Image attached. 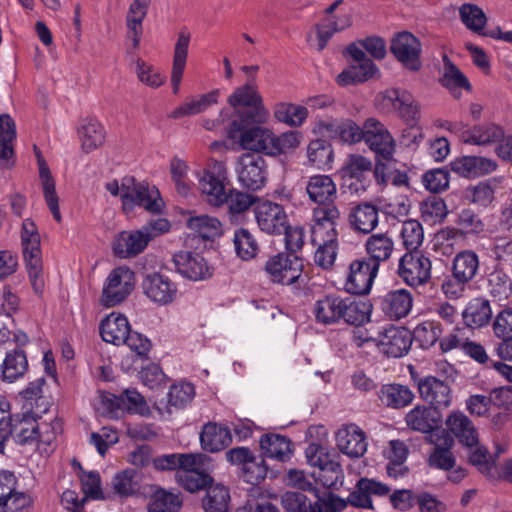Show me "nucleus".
I'll return each instance as SVG.
<instances>
[{
  "instance_id": "f257e3e1",
  "label": "nucleus",
  "mask_w": 512,
  "mask_h": 512,
  "mask_svg": "<svg viewBox=\"0 0 512 512\" xmlns=\"http://www.w3.org/2000/svg\"><path fill=\"white\" fill-rule=\"evenodd\" d=\"M11 402L0 394V450H4L11 438L21 446H34L41 454L49 455L54 442L61 432V422H39L30 413H12Z\"/></svg>"
},
{
  "instance_id": "f03ea898",
  "label": "nucleus",
  "mask_w": 512,
  "mask_h": 512,
  "mask_svg": "<svg viewBox=\"0 0 512 512\" xmlns=\"http://www.w3.org/2000/svg\"><path fill=\"white\" fill-rule=\"evenodd\" d=\"M313 313L318 323L329 325L344 321L358 326L369 321L371 305L351 296L330 294L315 302Z\"/></svg>"
},
{
  "instance_id": "7ed1b4c3",
  "label": "nucleus",
  "mask_w": 512,
  "mask_h": 512,
  "mask_svg": "<svg viewBox=\"0 0 512 512\" xmlns=\"http://www.w3.org/2000/svg\"><path fill=\"white\" fill-rule=\"evenodd\" d=\"M228 107L233 118L238 120L251 119L256 124H266L270 113L265 107L263 98L255 83L247 82L237 87L227 98Z\"/></svg>"
},
{
  "instance_id": "20e7f679",
  "label": "nucleus",
  "mask_w": 512,
  "mask_h": 512,
  "mask_svg": "<svg viewBox=\"0 0 512 512\" xmlns=\"http://www.w3.org/2000/svg\"><path fill=\"white\" fill-rule=\"evenodd\" d=\"M21 246L32 288L35 293L41 294L45 286L41 239L36 224L30 218H26L22 222Z\"/></svg>"
},
{
  "instance_id": "39448f33",
  "label": "nucleus",
  "mask_w": 512,
  "mask_h": 512,
  "mask_svg": "<svg viewBox=\"0 0 512 512\" xmlns=\"http://www.w3.org/2000/svg\"><path fill=\"white\" fill-rule=\"evenodd\" d=\"M197 180L200 194L207 204L217 208L226 204L230 179L224 162H210L197 174Z\"/></svg>"
},
{
  "instance_id": "423d86ee",
  "label": "nucleus",
  "mask_w": 512,
  "mask_h": 512,
  "mask_svg": "<svg viewBox=\"0 0 512 512\" xmlns=\"http://www.w3.org/2000/svg\"><path fill=\"white\" fill-rule=\"evenodd\" d=\"M263 125L253 123L251 119H234L227 129V138L243 150L267 155L271 129Z\"/></svg>"
},
{
  "instance_id": "0eeeda50",
  "label": "nucleus",
  "mask_w": 512,
  "mask_h": 512,
  "mask_svg": "<svg viewBox=\"0 0 512 512\" xmlns=\"http://www.w3.org/2000/svg\"><path fill=\"white\" fill-rule=\"evenodd\" d=\"M375 101L379 109L396 113L405 122H416L420 118V105L406 89H386L376 96Z\"/></svg>"
},
{
  "instance_id": "6e6552de",
  "label": "nucleus",
  "mask_w": 512,
  "mask_h": 512,
  "mask_svg": "<svg viewBox=\"0 0 512 512\" xmlns=\"http://www.w3.org/2000/svg\"><path fill=\"white\" fill-rule=\"evenodd\" d=\"M235 173L238 182L248 190L258 191L267 182V164L263 157L244 153L237 158Z\"/></svg>"
},
{
  "instance_id": "1a4fd4ad",
  "label": "nucleus",
  "mask_w": 512,
  "mask_h": 512,
  "mask_svg": "<svg viewBox=\"0 0 512 512\" xmlns=\"http://www.w3.org/2000/svg\"><path fill=\"white\" fill-rule=\"evenodd\" d=\"M341 213L337 205L316 206L312 210V243L337 241V225Z\"/></svg>"
},
{
  "instance_id": "9d476101",
  "label": "nucleus",
  "mask_w": 512,
  "mask_h": 512,
  "mask_svg": "<svg viewBox=\"0 0 512 512\" xmlns=\"http://www.w3.org/2000/svg\"><path fill=\"white\" fill-rule=\"evenodd\" d=\"M363 141L371 151L384 160L391 159L396 150V142L391 133L376 118L365 120Z\"/></svg>"
},
{
  "instance_id": "9b49d317",
  "label": "nucleus",
  "mask_w": 512,
  "mask_h": 512,
  "mask_svg": "<svg viewBox=\"0 0 512 512\" xmlns=\"http://www.w3.org/2000/svg\"><path fill=\"white\" fill-rule=\"evenodd\" d=\"M390 50L406 69L418 71L421 68L422 45L412 33L407 31L397 33L391 40Z\"/></svg>"
},
{
  "instance_id": "f8f14e48",
  "label": "nucleus",
  "mask_w": 512,
  "mask_h": 512,
  "mask_svg": "<svg viewBox=\"0 0 512 512\" xmlns=\"http://www.w3.org/2000/svg\"><path fill=\"white\" fill-rule=\"evenodd\" d=\"M431 267V260L428 257L420 253L407 252L399 260L398 274L407 285L418 287L431 278Z\"/></svg>"
},
{
  "instance_id": "ddd939ff",
  "label": "nucleus",
  "mask_w": 512,
  "mask_h": 512,
  "mask_svg": "<svg viewBox=\"0 0 512 512\" xmlns=\"http://www.w3.org/2000/svg\"><path fill=\"white\" fill-rule=\"evenodd\" d=\"M265 271L272 282L289 285L300 277L302 262L296 256L279 253L267 260Z\"/></svg>"
},
{
  "instance_id": "4468645a",
  "label": "nucleus",
  "mask_w": 512,
  "mask_h": 512,
  "mask_svg": "<svg viewBox=\"0 0 512 512\" xmlns=\"http://www.w3.org/2000/svg\"><path fill=\"white\" fill-rule=\"evenodd\" d=\"M378 264L367 260H354L350 263L344 287L350 294H367L378 274Z\"/></svg>"
},
{
  "instance_id": "2eb2a0df",
  "label": "nucleus",
  "mask_w": 512,
  "mask_h": 512,
  "mask_svg": "<svg viewBox=\"0 0 512 512\" xmlns=\"http://www.w3.org/2000/svg\"><path fill=\"white\" fill-rule=\"evenodd\" d=\"M254 214L259 228L267 234H282L287 229V214L278 203H259L254 209Z\"/></svg>"
},
{
  "instance_id": "dca6fc26",
  "label": "nucleus",
  "mask_w": 512,
  "mask_h": 512,
  "mask_svg": "<svg viewBox=\"0 0 512 512\" xmlns=\"http://www.w3.org/2000/svg\"><path fill=\"white\" fill-rule=\"evenodd\" d=\"M411 344V335L405 329L389 325L378 331L376 347L388 357H402L408 352Z\"/></svg>"
},
{
  "instance_id": "f3484780",
  "label": "nucleus",
  "mask_w": 512,
  "mask_h": 512,
  "mask_svg": "<svg viewBox=\"0 0 512 512\" xmlns=\"http://www.w3.org/2000/svg\"><path fill=\"white\" fill-rule=\"evenodd\" d=\"M420 397L435 409L447 408L452 402L449 384L434 376H426L417 381Z\"/></svg>"
},
{
  "instance_id": "a211bd4d",
  "label": "nucleus",
  "mask_w": 512,
  "mask_h": 512,
  "mask_svg": "<svg viewBox=\"0 0 512 512\" xmlns=\"http://www.w3.org/2000/svg\"><path fill=\"white\" fill-rule=\"evenodd\" d=\"M195 397L193 384L180 381L170 386L167 393V402L155 403L154 407L163 419H169L174 411L186 408Z\"/></svg>"
},
{
  "instance_id": "6ab92c4d",
  "label": "nucleus",
  "mask_w": 512,
  "mask_h": 512,
  "mask_svg": "<svg viewBox=\"0 0 512 512\" xmlns=\"http://www.w3.org/2000/svg\"><path fill=\"white\" fill-rule=\"evenodd\" d=\"M174 263L179 274L193 281L208 279L213 274L212 267L202 255L197 253H176L174 255Z\"/></svg>"
},
{
  "instance_id": "aec40b11",
  "label": "nucleus",
  "mask_w": 512,
  "mask_h": 512,
  "mask_svg": "<svg viewBox=\"0 0 512 512\" xmlns=\"http://www.w3.org/2000/svg\"><path fill=\"white\" fill-rule=\"evenodd\" d=\"M338 449L351 458L362 457L367 451V439L364 431L356 424L343 425L336 433Z\"/></svg>"
},
{
  "instance_id": "412c9836",
  "label": "nucleus",
  "mask_w": 512,
  "mask_h": 512,
  "mask_svg": "<svg viewBox=\"0 0 512 512\" xmlns=\"http://www.w3.org/2000/svg\"><path fill=\"white\" fill-rule=\"evenodd\" d=\"M142 288L145 295L159 305L172 303L177 297V286L168 277L159 273L147 275Z\"/></svg>"
},
{
  "instance_id": "4be33fe9",
  "label": "nucleus",
  "mask_w": 512,
  "mask_h": 512,
  "mask_svg": "<svg viewBox=\"0 0 512 512\" xmlns=\"http://www.w3.org/2000/svg\"><path fill=\"white\" fill-rule=\"evenodd\" d=\"M170 228L171 223L168 219L157 218L130 233V257L142 253L150 241L168 233Z\"/></svg>"
},
{
  "instance_id": "5701e85b",
  "label": "nucleus",
  "mask_w": 512,
  "mask_h": 512,
  "mask_svg": "<svg viewBox=\"0 0 512 512\" xmlns=\"http://www.w3.org/2000/svg\"><path fill=\"white\" fill-rule=\"evenodd\" d=\"M306 192L309 199L317 206L336 205L337 185L329 175L317 174L309 177Z\"/></svg>"
},
{
  "instance_id": "b1692460",
  "label": "nucleus",
  "mask_w": 512,
  "mask_h": 512,
  "mask_svg": "<svg viewBox=\"0 0 512 512\" xmlns=\"http://www.w3.org/2000/svg\"><path fill=\"white\" fill-rule=\"evenodd\" d=\"M128 268L117 267L108 275L101 296V303L105 307H113L128 296Z\"/></svg>"
},
{
  "instance_id": "393cba45",
  "label": "nucleus",
  "mask_w": 512,
  "mask_h": 512,
  "mask_svg": "<svg viewBox=\"0 0 512 512\" xmlns=\"http://www.w3.org/2000/svg\"><path fill=\"white\" fill-rule=\"evenodd\" d=\"M191 41V33L185 27L181 28L176 37L173 49V63L171 68V85L174 94L180 89V83L186 67L189 46Z\"/></svg>"
},
{
  "instance_id": "a878e982",
  "label": "nucleus",
  "mask_w": 512,
  "mask_h": 512,
  "mask_svg": "<svg viewBox=\"0 0 512 512\" xmlns=\"http://www.w3.org/2000/svg\"><path fill=\"white\" fill-rule=\"evenodd\" d=\"M498 167L495 160L482 156H462L451 162V169L465 178H477L494 172Z\"/></svg>"
},
{
  "instance_id": "bb28decb",
  "label": "nucleus",
  "mask_w": 512,
  "mask_h": 512,
  "mask_svg": "<svg viewBox=\"0 0 512 512\" xmlns=\"http://www.w3.org/2000/svg\"><path fill=\"white\" fill-rule=\"evenodd\" d=\"M130 202H133L150 213H161L165 206L159 190L146 182L136 183L130 178Z\"/></svg>"
},
{
  "instance_id": "cd10ccee",
  "label": "nucleus",
  "mask_w": 512,
  "mask_h": 512,
  "mask_svg": "<svg viewBox=\"0 0 512 512\" xmlns=\"http://www.w3.org/2000/svg\"><path fill=\"white\" fill-rule=\"evenodd\" d=\"M380 306L386 316L398 320L410 313L413 307V298L408 290L396 289L380 298Z\"/></svg>"
},
{
  "instance_id": "c85d7f7f",
  "label": "nucleus",
  "mask_w": 512,
  "mask_h": 512,
  "mask_svg": "<svg viewBox=\"0 0 512 512\" xmlns=\"http://www.w3.org/2000/svg\"><path fill=\"white\" fill-rule=\"evenodd\" d=\"M445 425L458 441L467 448L478 444V432L473 422L461 411L452 412L446 419Z\"/></svg>"
},
{
  "instance_id": "c756f323",
  "label": "nucleus",
  "mask_w": 512,
  "mask_h": 512,
  "mask_svg": "<svg viewBox=\"0 0 512 512\" xmlns=\"http://www.w3.org/2000/svg\"><path fill=\"white\" fill-rule=\"evenodd\" d=\"M503 137V128L491 122L475 125L472 128H467L464 124L461 133L462 142L476 146H487L500 141Z\"/></svg>"
},
{
  "instance_id": "7c9ffc66",
  "label": "nucleus",
  "mask_w": 512,
  "mask_h": 512,
  "mask_svg": "<svg viewBox=\"0 0 512 512\" xmlns=\"http://www.w3.org/2000/svg\"><path fill=\"white\" fill-rule=\"evenodd\" d=\"M219 95L220 92L216 89L205 94L190 97L171 111L169 116L173 119H180L201 114L218 103Z\"/></svg>"
},
{
  "instance_id": "2f4dec72",
  "label": "nucleus",
  "mask_w": 512,
  "mask_h": 512,
  "mask_svg": "<svg viewBox=\"0 0 512 512\" xmlns=\"http://www.w3.org/2000/svg\"><path fill=\"white\" fill-rule=\"evenodd\" d=\"M348 222L355 232L369 234L378 226V210L369 203L359 204L350 210Z\"/></svg>"
},
{
  "instance_id": "473e14b6",
  "label": "nucleus",
  "mask_w": 512,
  "mask_h": 512,
  "mask_svg": "<svg viewBox=\"0 0 512 512\" xmlns=\"http://www.w3.org/2000/svg\"><path fill=\"white\" fill-rule=\"evenodd\" d=\"M454 445V439L445 431H441L437 436V442L432 449L428 464L430 467L450 470L454 467L456 459L451 451Z\"/></svg>"
},
{
  "instance_id": "72a5a7b5",
  "label": "nucleus",
  "mask_w": 512,
  "mask_h": 512,
  "mask_svg": "<svg viewBox=\"0 0 512 512\" xmlns=\"http://www.w3.org/2000/svg\"><path fill=\"white\" fill-rule=\"evenodd\" d=\"M201 447L208 452H219L232 443V435L228 428L217 423H207L200 433Z\"/></svg>"
},
{
  "instance_id": "f704fd0d",
  "label": "nucleus",
  "mask_w": 512,
  "mask_h": 512,
  "mask_svg": "<svg viewBox=\"0 0 512 512\" xmlns=\"http://www.w3.org/2000/svg\"><path fill=\"white\" fill-rule=\"evenodd\" d=\"M100 333L105 342L116 346L125 345L128 341V319L125 315L107 316L101 323Z\"/></svg>"
},
{
  "instance_id": "c9c22d12",
  "label": "nucleus",
  "mask_w": 512,
  "mask_h": 512,
  "mask_svg": "<svg viewBox=\"0 0 512 512\" xmlns=\"http://www.w3.org/2000/svg\"><path fill=\"white\" fill-rule=\"evenodd\" d=\"M38 169L39 179L43 191L45 202L51 211L53 218L61 221V213L59 208V198L56 193L55 180L50 172V169L44 159L38 156Z\"/></svg>"
},
{
  "instance_id": "e433bc0d",
  "label": "nucleus",
  "mask_w": 512,
  "mask_h": 512,
  "mask_svg": "<svg viewBox=\"0 0 512 512\" xmlns=\"http://www.w3.org/2000/svg\"><path fill=\"white\" fill-rule=\"evenodd\" d=\"M492 317L490 302L482 297L471 299L462 312L467 327L481 328L489 323Z\"/></svg>"
},
{
  "instance_id": "4c0bfd02",
  "label": "nucleus",
  "mask_w": 512,
  "mask_h": 512,
  "mask_svg": "<svg viewBox=\"0 0 512 512\" xmlns=\"http://www.w3.org/2000/svg\"><path fill=\"white\" fill-rule=\"evenodd\" d=\"M395 244L387 233H377L369 236L365 242V251L369 256L367 261L377 263L387 261L393 254Z\"/></svg>"
},
{
  "instance_id": "58836bf2",
  "label": "nucleus",
  "mask_w": 512,
  "mask_h": 512,
  "mask_svg": "<svg viewBox=\"0 0 512 512\" xmlns=\"http://www.w3.org/2000/svg\"><path fill=\"white\" fill-rule=\"evenodd\" d=\"M308 115V109L302 105L278 102L273 106L275 120L292 128L301 127L307 120Z\"/></svg>"
},
{
  "instance_id": "ea45409f",
  "label": "nucleus",
  "mask_w": 512,
  "mask_h": 512,
  "mask_svg": "<svg viewBox=\"0 0 512 512\" xmlns=\"http://www.w3.org/2000/svg\"><path fill=\"white\" fill-rule=\"evenodd\" d=\"M379 398L387 407L399 409L410 405L415 398V394L408 386L386 384L380 389Z\"/></svg>"
},
{
  "instance_id": "a19ab883",
  "label": "nucleus",
  "mask_w": 512,
  "mask_h": 512,
  "mask_svg": "<svg viewBox=\"0 0 512 512\" xmlns=\"http://www.w3.org/2000/svg\"><path fill=\"white\" fill-rule=\"evenodd\" d=\"M28 369L26 354L22 350L8 352L1 364V378L5 382L13 383L23 377Z\"/></svg>"
},
{
  "instance_id": "79ce46f5",
  "label": "nucleus",
  "mask_w": 512,
  "mask_h": 512,
  "mask_svg": "<svg viewBox=\"0 0 512 512\" xmlns=\"http://www.w3.org/2000/svg\"><path fill=\"white\" fill-rule=\"evenodd\" d=\"M263 454L271 459L286 461L292 454L291 441L279 434H266L260 439Z\"/></svg>"
},
{
  "instance_id": "37998d69",
  "label": "nucleus",
  "mask_w": 512,
  "mask_h": 512,
  "mask_svg": "<svg viewBox=\"0 0 512 512\" xmlns=\"http://www.w3.org/2000/svg\"><path fill=\"white\" fill-rule=\"evenodd\" d=\"M16 138L15 123L12 118L3 114L0 115V163L3 166H10L14 155L13 142Z\"/></svg>"
},
{
  "instance_id": "c03bdc74",
  "label": "nucleus",
  "mask_w": 512,
  "mask_h": 512,
  "mask_svg": "<svg viewBox=\"0 0 512 512\" xmlns=\"http://www.w3.org/2000/svg\"><path fill=\"white\" fill-rule=\"evenodd\" d=\"M81 147L85 152H91L98 148L105 139L103 126L96 119H84L78 128Z\"/></svg>"
},
{
  "instance_id": "a18cd8bd",
  "label": "nucleus",
  "mask_w": 512,
  "mask_h": 512,
  "mask_svg": "<svg viewBox=\"0 0 512 512\" xmlns=\"http://www.w3.org/2000/svg\"><path fill=\"white\" fill-rule=\"evenodd\" d=\"M302 138V133L299 131L291 130L276 135L271 130V141L268 146L267 155L279 156L290 154L299 147Z\"/></svg>"
},
{
  "instance_id": "49530a36",
  "label": "nucleus",
  "mask_w": 512,
  "mask_h": 512,
  "mask_svg": "<svg viewBox=\"0 0 512 512\" xmlns=\"http://www.w3.org/2000/svg\"><path fill=\"white\" fill-rule=\"evenodd\" d=\"M480 268L479 256L473 250H463L457 253L452 262V273L471 282Z\"/></svg>"
},
{
  "instance_id": "de8ad7c7",
  "label": "nucleus",
  "mask_w": 512,
  "mask_h": 512,
  "mask_svg": "<svg viewBox=\"0 0 512 512\" xmlns=\"http://www.w3.org/2000/svg\"><path fill=\"white\" fill-rule=\"evenodd\" d=\"M419 209L421 219L429 225L441 224L449 214L446 202L438 196L425 198Z\"/></svg>"
},
{
  "instance_id": "09e8293b",
  "label": "nucleus",
  "mask_w": 512,
  "mask_h": 512,
  "mask_svg": "<svg viewBox=\"0 0 512 512\" xmlns=\"http://www.w3.org/2000/svg\"><path fill=\"white\" fill-rule=\"evenodd\" d=\"M405 423L410 429L421 433H428L438 425L430 408L425 405H416L408 411L405 415Z\"/></svg>"
},
{
  "instance_id": "8fccbe9b",
  "label": "nucleus",
  "mask_w": 512,
  "mask_h": 512,
  "mask_svg": "<svg viewBox=\"0 0 512 512\" xmlns=\"http://www.w3.org/2000/svg\"><path fill=\"white\" fill-rule=\"evenodd\" d=\"M150 5L151 0L130 1V39H132L134 48L140 44L143 35L142 23L149 11Z\"/></svg>"
},
{
  "instance_id": "3c124183",
  "label": "nucleus",
  "mask_w": 512,
  "mask_h": 512,
  "mask_svg": "<svg viewBox=\"0 0 512 512\" xmlns=\"http://www.w3.org/2000/svg\"><path fill=\"white\" fill-rule=\"evenodd\" d=\"M230 494L222 484H209L206 495L202 500L205 512H227L229 508Z\"/></svg>"
},
{
  "instance_id": "603ef678",
  "label": "nucleus",
  "mask_w": 512,
  "mask_h": 512,
  "mask_svg": "<svg viewBox=\"0 0 512 512\" xmlns=\"http://www.w3.org/2000/svg\"><path fill=\"white\" fill-rule=\"evenodd\" d=\"M486 289L495 301H505L512 295V279L500 269H495L487 276Z\"/></svg>"
},
{
  "instance_id": "864d4df0",
  "label": "nucleus",
  "mask_w": 512,
  "mask_h": 512,
  "mask_svg": "<svg viewBox=\"0 0 512 512\" xmlns=\"http://www.w3.org/2000/svg\"><path fill=\"white\" fill-rule=\"evenodd\" d=\"M307 157L309 162L316 168L329 170L332 167L334 151L330 143L317 139L309 143Z\"/></svg>"
},
{
  "instance_id": "5fc2aeb1",
  "label": "nucleus",
  "mask_w": 512,
  "mask_h": 512,
  "mask_svg": "<svg viewBox=\"0 0 512 512\" xmlns=\"http://www.w3.org/2000/svg\"><path fill=\"white\" fill-rule=\"evenodd\" d=\"M440 81L453 94L458 89L470 91L472 88L468 78L446 55L443 56V73Z\"/></svg>"
},
{
  "instance_id": "6e6d98bb",
  "label": "nucleus",
  "mask_w": 512,
  "mask_h": 512,
  "mask_svg": "<svg viewBox=\"0 0 512 512\" xmlns=\"http://www.w3.org/2000/svg\"><path fill=\"white\" fill-rule=\"evenodd\" d=\"M187 227L204 239L220 236L222 224L216 218L206 214L190 216L186 221Z\"/></svg>"
},
{
  "instance_id": "4d7b16f0",
  "label": "nucleus",
  "mask_w": 512,
  "mask_h": 512,
  "mask_svg": "<svg viewBox=\"0 0 512 512\" xmlns=\"http://www.w3.org/2000/svg\"><path fill=\"white\" fill-rule=\"evenodd\" d=\"M458 12L461 22L467 29L479 35L485 36V34H488V32H484L487 17L479 6L476 4L464 3L459 7Z\"/></svg>"
},
{
  "instance_id": "13d9d810",
  "label": "nucleus",
  "mask_w": 512,
  "mask_h": 512,
  "mask_svg": "<svg viewBox=\"0 0 512 512\" xmlns=\"http://www.w3.org/2000/svg\"><path fill=\"white\" fill-rule=\"evenodd\" d=\"M233 244L236 255L245 261L253 259L259 250L257 240L246 228H238L235 230Z\"/></svg>"
},
{
  "instance_id": "bf43d9fd",
  "label": "nucleus",
  "mask_w": 512,
  "mask_h": 512,
  "mask_svg": "<svg viewBox=\"0 0 512 512\" xmlns=\"http://www.w3.org/2000/svg\"><path fill=\"white\" fill-rule=\"evenodd\" d=\"M400 238L402 245L408 251L413 253L424 241V230L422 224L415 219H409L402 223L400 229Z\"/></svg>"
},
{
  "instance_id": "052dcab7",
  "label": "nucleus",
  "mask_w": 512,
  "mask_h": 512,
  "mask_svg": "<svg viewBox=\"0 0 512 512\" xmlns=\"http://www.w3.org/2000/svg\"><path fill=\"white\" fill-rule=\"evenodd\" d=\"M182 500L178 494L164 489L157 490L148 505V512H178Z\"/></svg>"
},
{
  "instance_id": "680f3d73",
  "label": "nucleus",
  "mask_w": 512,
  "mask_h": 512,
  "mask_svg": "<svg viewBox=\"0 0 512 512\" xmlns=\"http://www.w3.org/2000/svg\"><path fill=\"white\" fill-rule=\"evenodd\" d=\"M188 172L189 166L184 160L178 157H174L171 160V177L175 183L178 194L183 197H187L191 193L193 187V183L188 179Z\"/></svg>"
},
{
  "instance_id": "e2e57ef3",
  "label": "nucleus",
  "mask_w": 512,
  "mask_h": 512,
  "mask_svg": "<svg viewBox=\"0 0 512 512\" xmlns=\"http://www.w3.org/2000/svg\"><path fill=\"white\" fill-rule=\"evenodd\" d=\"M442 334L440 323L435 321H424L419 323L413 331V337L419 345L428 349L433 346Z\"/></svg>"
},
{
  "instance_id": "0e129e2a",
  "label": "nucleus",
  "mask_w": 512,
  "mask_h": 512,
  "mask_svg": "<svg viewBox=\"0 0 512 512\" xmlns=\"http://www.w3.org/2000/svg\"><path fill=\"white\" fill-rule=\"evenodd\" d=\"M371 169L372 162L370 159L360 154H349L342 167V173L344 177L361 181L366 174L370 173Z\"/></svg>"
},
{
  "instance_id": "69168bd1",
  "label": "nucleus",
  "mask_w": 512,
  "mask_h": 512,
  "mask_svg": "<svg viewBox=\"0 0 512 512\" xmlns=\"http://www.w3.org/2000/svg\"><path fill=\"white\" fill-rule=\"evenodd\" d=\"M175 476L178 484L189 492L206 489L213 482L212 478L204 473L203 470L176 471Z\"/></svg>"
},
{
  "instance_id": "338daca9",
  "label": "nucleus",
  "mask_w": 512,
  "mask_h": 512,
  "mask_svg": "<svg viewBox=\"0 0 512 512\" xmlns=\"http://www.w3.org/2000/svg\"><path fill=\"white\" fill-rule=\"evenodd\" d=\"M469 449V462L477 467V469L485 476L494 478L496 476L495 461L489 456L488 450L476 444L473 448Z\"/></svg>"
},
{
  "instance_id": "774afa93",
  "label": "nucleus",
  "mask_w": 512,
  "mask_h": 512,
  "mask_svg": "<svg viewBox=\"0 0 512 512\" xmlns=\"http://www.w3.org/2000/svg\"><path fill=\"white\" fill-rule=\"evenodd\" d=\"M305 455L307 462L321 471L336 472L339 468V465L330 459L326 449L318 444H310L306 448Z\"/></svg>"
}]
</instances>
